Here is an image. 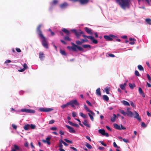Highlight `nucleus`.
Listing matches in <instances>:
<instances>
[{
	"label": "nucleus",
	"mask_w": 151,
	"mask_h": 151,
	"mask_svg": "<svg viewBox=\"0 0 151 151\" xmlns=\"http://www.w3.org/2000/svg\"><path fill=\"white\" fill-rule=\"evenodd\" d=\"M108 55L109 57H115L114 55L112 54H109Z\"/></svg>",
	"instance_id": "nucleus-62"
},
{
	"label": "nucleus",
	"mask_w": 151,
	"mask_h": 151,
	"mask_svg": "<svg viewBox=\"0 0 151 151\" xmlns=\"http://www.w3.org/2000/svg\"><path fill=\"white\" fill-rule=\"evenodd\" d=\"M135 75L137 76H139V74L137 70H135Z\"/></svg>",
	"instance_id": "nucleus-43"
},
{
	"label": "nucleus",
	"mask_w": 151,
	"mask_h": 151,
	"mask_svg": "<svg viewBox=\"0 0 151 151\" xmlns=\"http://www.w3.org/2000/svg\"><path fill=\"white\" fill-rule=\"evenodd\" d=\"M80 115L84 118H86L87 117L86 115L81 112L80 113Z\"/></svg>",
	"instance_id": "nucleus-33"
},
{
	"label": "nucleus",
	"mask_w": 151,
	"mask_h": 151,
	"mask_svg": "<svg viewBox=\"0 0 151 151\" xmlns=\"http://www.w3.org/2000/svg\"><path fill=\"white\" fill-rule=\"evenodd\" d=\"M89 0H80L79 3L81 4H87Z\"/></svg>",
	"instance_id": "nucleus-15"
},
{
	"label": "nucleus",
	"mask_w": 151,
	"mask_h": 151,
	"mask_svg": "<svg viewBox=\"0 0 151 151\" xmlns=\"http://www.w3.org/2000/svg\"><path fill=\"white\" fill-rule=\"evenodd\" d=\"M86 146L88 147V149H92V146L89 143H86Z\"/></svg>",
	"instance_id": "nucleus-36"
},
{
	"label": "nucleus",
	"mask_w": 151,
	"mask_h": 151,
	"mask_svg": "<svg viewBox=\"0 0 151 151\" xmlns=\"http://www.w3.org/2000/svg\"><path fill=\"white\" fill-rule=\"evenodd\" d=\"M68 103L69 105L71 106V107L74 108H75V105L79 106V103L77 102L76 100L71 101Z\"/></svg>",
	"instance_id": "nucleus-3"
},
{
	"label": "nucleus",
	"mask_w": 151,
	"mask_h": 151,
	"mask_svg": "<svg viewBox=\"0 0 151 151\" xmlns=\"http://www.w3.org/2000/svg\"><path fill=\"white\" fill-rule=\"evenodd\" d=\"M105 90L107 94H108L109 93V88L107 87L105 88Z\"/></svg>",
	"instance_id": "nucleus-42"
},
{
	"label": "nucleus",
	"mask_w": 151,
	"mask_h": 151,
	"mask_svg": "<svg viewBox=\"0 0 151 151\" xmlns=\"http://www.w3.org/2000/svg\"><path fill=\"white\" fill-rule=\"evenodd\" d=\"M60 53L63 55L65 56L66 55V54L64 50H62L61 49L60 50Z\"/></svg>",
	"instance_id": "nucleus-34"
},
{
	"label": "nucleus",
	"mask_w": 151,
	"mask_h": 151,
	"mask_svg": "<svg viewBox=\"0 0 151 151\" xmlns=\"http://www.w3.org/2000/svg\"><path fill=\"white\" fill-rule=\"evenodd\" d=\"M62 142L61 140L60 141V143L59 145L60 148H62L63 147V145H62Z\"/></svg>",
	"instance_id": "nucleus-45"
},
{
	"label": "nucleus",
	"mask_w": 151,
	"mask_h": 151,
	"mask_svg": "<svg viewBox=\"0 0 151 151\" xmlns=\"http://www.w3.org/2000/svg\"><path fill=\"white\" fill-rule=\"evenodd\" d=\"M62 31L65 33L68 36H69L70 34V32L67 29L65 28H63Z\"/></svg>",
	"instance_id": "nucleus-16"
},
{
	"label": "nucleus",
	"mask_w": 151,
	"mask_h": 151,
	"mask_svg": "<svg viewBox=\"0 0 151 151\" xmlns=\"http://www.w3.org/2000/svg\"><path fill=\"white\" fill-rule=\"evenodd\" d=\"M138 68L139 70L141 71H144V69L142 66L141 65H139L138 66Z\"/></svg>",
	"instance_id": "nucleus-31"
},
{
	"label": "nucleus",
	"mask_w": 151,
	"mask_h": 151,
	"mask_svg": "<svg viewBox=\"0 0 151 151\" xmlns=\"http://www.w3.org/2000/svg\"><path fill=\"white\" fill-rule=\"evenodd\" d=\"M82 36L84 38H87L90 39L95 44H96L98 42V41L96 40L95 39L94 37L92 36H86L84 35H83Z\"/></svg>",
	"instance_id": "nucleus-4"
},
{
	"label": "nucleus",
	"mask_w": 151,
	"mask_h": 151,
	"mask_svg": "<svg viewBox=\"0 0 151 151\" xmlns=\"http://www.w3.org/2000/svg\"><path fill=\"white\" fill-rule=\"evenodd\" d=\"M64 39L65 40L69 41H70L71 40V39L70 38H69V37L68 36H66L64 37Z\"/></svg>",
	"instance_id": "nucleus-39"
},
{
	"label": "nucleus",
	"mask_w": 151,
	"mask_h": 151,
	"mask_svg": "<svg viewBox=\"0 0 151 151\" xmlns=\"http://www.w3.org/2000/svg\"><path fill=\"white\" fill-rule=\"evenodd\" d=\"M68 123H69V124L70 125H72V126H74V123L72 122H70V121H68Z\"/></svg>",
	"instance_id": "nucleus-56"
},
{
	"label": "nucleus",
	"mask_w": 151,
	"mask_h": 151,
	"mask_svg": "<svg viewBox=\"0 0 151 151\" xmlns=\"http://www.w3.org/2000/svg\"><path fill=\"white\" fill-rule=\"evenodd\" d=\"M64 140L67 142L70 143V144H72L73 142L72 141L70 140H69L67 139H65Z\"/></svg>",
	"instance_id": "nucleus-40"
},
{
	"label": "nucleus",
	"mask_w": 151,
	"mask_h": 151,
	"mask_svg": "<svg viewBox=\"0 0 151 151\" xmlns=\"http://www.w3.org/2000/svg\"><path fill=\"white\" fill-rule=\"evenodd\" d=\"M12 127L15 129H16L17 128V126L14 124H12Z\"/></svg>",
	"instance_id": "nucleus-58"
},
{
	"label": "nucleus",
	"mask_w": 151,
	"mask_h": 151,
	"mask_svg": "<svg viewBox=\"0 0 151 151\" xmlns=\"http://www.w3.org/2000/svg\"><path fill=\"white\" fill-rule=\"evenodd\" d=\"M55 122V121L54 120H52L49 122V124H52Z\"/></svg>",
	"instance_id": "nucleus-60"
},
{
	"label": "nucleus",
	"mask_w": 151,
	"mask_h": 151,
	"mask_svg": "<svg viewBox=\"0 0 151 151\" xmlns=\"http://www.w3.org/2000/svg\"><path fill=\"white\" fill-rule=\"evenodd\" d=\"M129 87L131 89H133L134 88L133 86L132 85L131 83H129Z\"/></svg>",
	"instance_id": "nucleus-63"
},
{
	"label": "nucleus",
	"mask_w": 151,
	"mask_h": 151,
	"mask_svg": "<svg viewBox=\"0 0 151 151\" xmlns=\"http://www.w3.org/2000/svg\"><path fill=\"white\" fill-rule=\"evenodd\" d=\"M45 110L46 111L45 112H49L53 110V109L50 108H45Z\"/></svg>",
	"instance_id": "nucleus-35"
},
{
	"label": "nucleus",
	"mask_w": 151,
	"mask_h": 151,
	"mask_svg": "<svg viewBox=\"0 0 151 151\" xmlns=\"http://www.w3.org/2000/svg\"><path fill=\"white\" fill-rule=\"evenodd\" d=\"M58 2V1L57 0H54L53 1L52 4L53 5L56 4Z\"/></svg>",
	"instance_id": "nucleus-48"
},
{
	"label": "nucleus",
	"mask_w": 151,
	"mask_h": 151,
	"mask_svg": "<svg viewBox=\"0 0 151 151\" xmlns=\"http://www.w3.org/2000/svg\"><path fill=\"white\" fill-rule=\"evenodd\" d=\"M83 123L84 125L87 127L88 128H90V125L87 124V120H84L83 122Z\"/></svg>",
	"instance_id": "nucleus-22"
},
{
	"label": "nucleus",
	"mask_w": 151,
	"mask_h": 151,
	"mask_svg": "<svg viewBox=\"0 0 151 151\" xmlns=\"http://www.w3.org/2000/svg\"><path fill=\"white\" fill-rule=\"evenodd\" d=\"M114 117L111 118V121L112 122H114L115 121L116 118L117 116L116 114H113Z\"/></svg>",
	"instance_id": "nucleus-26"
},
{
	"label": "nucleus",
	"mask_w": 151,
	"mask_h": 151,
	"mask_svg": "<svg viewBox=\"0 0 151 151\" xmlns=\"http://www.w3.org/2000/svg\"><path fill=\"white\" fill-rule=\"evenodd\" d=\"M113 146L115 147H116L118 149L119 148V147L117 145L115 142H114L113 143Z\"/></svg>",
	"instance_id": "nucleus-47"
},
{
	"label": "nucleus",
	"mask_w": 151,
	"mask_h": 151,
	"mask_svg": "<svg viewBox=\"0 0 151 151\" xmlns=\"http://www.w3.org/2000/svg\"><path fill=\"white\" fill-rule=\"evenodd\" d=\"M114 126L115 128L118 130H121L120 127L119 125L116 124H114Z\"/></svg>",
	"instance_id": "nucleus-24"
},
{
	"label": "nucleus",
	"mask_w": 151,
	"mask_h": 151,
	"mask_svg": "<svg viewBox=\"0 0 151 151\" xmlns=\"http://www.w3.org/2000/svg\"><path fill=\"white\" fill-rule=\"evenodd\" d=\"M70 148L72 149H73V150L75 151H77V150L74 147H70Z\"/></svg>",
	"instance_id": "nucleus-64"
},
{
	"label": "nucleus",
	"mask_w": 151,
	"mask_h": 151,
	"mask_svg": "<svg viewBox=\"0 0 151 151\" xmlns=\"http://www.w3.org/2000/svg\"><path fill=\"white\" fill-rule=\"evenodd\" d=\"M126 114L129 117H132L133 116V113L129 111H127V113H126Z\"/></svg>",
	"instance_id": "nucleus-20"
},
{
	"label": "nucleus",
	"mask_w": 151,
	"mask_h": 151,
	"mask_svg": "<svg viewBox=\"0 0 151 151\" xmlns=\"http://www.w3.org/2000/svg\"><path fill=\"white\" fill-rule=\"evenodd\" d=\"M83 33H84L82 31L80 30L79 32H76L75 35L78 38H79L81 34H83Z\"/></svg>",
	"instance_id": "nucleus-12"
},
{
	"label": "nucleus",
	"mask_w": 151,
	"mask_h": 151,
	"mask_svg": "<svg viewBox=\"0 0 151 151\" xmlns=\"http://www.w3.org/2000/svg\"><path fill=\"white\" fill-rule=\"evenodd\" d=\"M50 129L54 131L57 130V128L55 127H53L50 128Z\"/></svg>",
	"instance_id": "nucleus-55"
},
{
	"label": "nucleus",
	"mask_w": 151,
	"mask_h": 151,
	"mask_svg": "<svg viewBox=\"0 0 151 151\" xmlns=\"http://www.w3.org/2000/svg\"><path fill=\"white\" fill-rule=\"evenodd\" d=\"M35 126L32 124H31L30 125V127L32 129H34L35 128Z\"/></svg>",
	"instance_id": "nucleus-49"
},
{
	"label": "nucleus",
	"mask_w": 151,
	"mask_h": 151,
	"mask_svg": "<svg viewBox=\"0 0 151 151\" xmlns=\"http://www.w3.org/2000/svg\"><path fill=\"white\" fill-rule=\"evenodd\" d=\"M21 111L23 112L30 113H34L35 112V111L34 110L27 109H22L21 110Z\"/></svg>",
	"instance_id": "nucleus-6"
},
{
	"label": "nucleus",
	"mask_w": 151,
	"mask_h": 151,
	"mask_svg": "<svg viewBox=\"0 0 151 151\" xmlns=\"http://www.w3.org/2000/svg\"><path fill=\"white\" fill-rule=\"evenodd\" d=\"M72 45V46H71V47L69 46H68L67 47V48L70 50H72L73 51H77V49H76V48H75V46L73 45Z\"/></svg>",
	"instance_id": "nucleus-17"
},
{
	"label": "nucleus",
	"mask_w": 151,
	"mask_h": 151,
	"mask_svg": "<svg viewBox=\"0 0 151 151\" xmlns=\"http://www.w3.org/2000/svg\"><path fill=\"white\" fill-rule=\"evenodd\" d=\"M23 68L25 70L27 69V65L26 63H24L23 65Z\"/></svg>",
	"instance_id": "nucleus-52"
},
{
	"label": "nucleus",
	"mask_w": 151,
	"mask_h": 151,
	"mask_svg": "<svg viewBox=\"0 0 151 151\" xmlns=\"http://www.w3.org/2000/svg\"><path fill=\"white\" fill-rule=\"evenodd\" d=\"M14 148L12 149L11 151H16L17 150L21 151L22 149L19 148L17 145H14Z\"/></svg>",
	"instance_id": "nucleus-8"
},
{
	"label": "nucleus",
	"mask_w": 151,
	"mask_h": 151,
	"mask_svg": "<svg viewBox=\"0 0 151 151\" xmlns=\"http://www.w3.org/2000/svg\"><path fill=\"white\" fill-rule=\"evenodd\" d=\"M30 127V125L27 124L25 125L24 127V129L26 130H29V128Z\"/></svg>",
	"instance_id": "nucleus-27"
},
{
	"label": "nucleus",
	"mask_w": 151,
	"mask_h": 151,
	"mask_svg": "<svg viewBox=\"0 0 151 151\" xmlns=\"http://www.w3.org/2000/svg\"><path fill=\"white\" fill-rule=\"evenodd\" d=\"M86 32L88 34L92 35L93 34L92 32V30L87 27H85L84 28Z\"/></svg>",
	"instance_id": "nucleus-13"
},
{
	"label": "nucleus",
	"mask_w": 151,
	"mask_h": 151,
	"mask_svg": "<svg viewBox=\"0 0 151 151\" xmlns=\"http://www.w3.org/2000/svg\"><path fill=\"white\" fill-rule=\"evenodd\" d=\"M39 110L41 111L45 112L46 111L45 110V108H41L39 109Z\"/></svg>",
	"instance_id": "nucleus-57"
},
{
	"label": "nucleus",
	"mask_w": 151,
	"mask_h": 151,
	"mask_svg": "<svg viewBox=\"0 0 151 151\" xmlns=\"http://www.w3.org/2000/svg\"><path fill=\"white\" fill-rule=\"evenodd\" d=\"M120 112L124 115H125L126 114V113L123 110H121Z\"/></svg>",
	"instance_id": "nucleus-44"
},
{
	"label": "nucleus",
	"mask_w": 151,
	"mask_h": 151,
	"mask_svg": "<svg viewBox=\"0 0 151 151\" xmlns=\"http://www.w3.org/2000/svg\"><path fill=\"white\" fill-rule=\"evenodd\" d=\"M76 113L75 112V111H73L72 112V116L73 117H75L76 116Z\"/></svg>",
	"instance_id": "nucleus-51"
},
{
	"label": "nucleus",
	"mask_w": 151,
	"mask_h": 151,
	"mask_svg": "<svg viewBox=\"0 0 151 151\" xmlns=\"http://www.w3.org/2000/svg\"><path fill=\"white\" fill-rule=\"evenodd\" d=\"M69 106V104L68 102L65 104L63 105H62L61 106V107L62 109H63Z\"/></svg>",
	"instance_id": "nucleus-29"
},
{
	"label": "nucleus",
	"mask_w": 151,
	"mask_h": 151,
	"mask_svg": "<svg viewBox=\"0 0 151 151\" xmlns=\"http://www.w3.org/2000/svg\"><path fill=\"white\" fill-rule=\"evenodd\" d=\"M116 1L123 9H125L126 8H129V0H116Z\"/></svg>",
	"instance_id": "nucleus-2"
},
{
	"label": "nucleus",
	"mask_w": 151,
	"mask_h": 151,
	"mask_svg": "<svg viewBox=\"0 0 151 151\" xmlns=\"http://www.w3.org/2000/svg\"><path fill=\"white\" fill-rule=\"evenodd\" d=\"M71 44L72 45H73L75 46V48L76 49V48H77L80 51H83V48L81 47L77 46L76 45H75L73 42H71Z\"/></svg>",
	"instance_id": "nucleus-10"
},
{
	"label": "nucleus",
	"mask_w": 151,
	"mask_h": 151,
	"mask_svg": "<svg viewBox=\"0 0 151 151\" xmlns=\"http://www.w3.org/2000/svg\"><path fill=\"white\" fill-rule=\"evenodd\" d=\"M145 21L149 24L151 25V19H145Z\"/></svg>",
	"instance_id": "nucleus-32"
},
{
	"label": "nucleus",
	"mask_w": 151,
	"mask_h": 151,
	"mask_svg": "<svg viewBox=\"0 0 151 151\" xmlns=\"http://www.w3.org/2000/svg\"><path fill=\"white\" fill-rule=\"evenodd\" d=\"M104 37L106 40L111 41L113 40V38H116L117 37L113 35H110L109 36L104 35Z\"/></svg>",
	"instance_id": "nucleus-5"
},
{
	"label": "nucleus",
	"mask_w": 151,
	"mask_h": 151,
	"mask_svg": "<svg viewBox=\"0 0 151 151\" xmlns=\"http://www.w3.org/2000/svg\"><path fill=\"white\" fill-rule=\"evenodd\" d=\"M141 125L143 128H145L147 127V125L143 122L141 123Z\"/></svg>",
	"instance_id": "nucleus-38"
},
{
	"label": "nucleus",
	"mask_w": 151,
	"mask_h": 151,
	"mask_svg": "<svg viewBox=\"0 0 151 151\" xmlns=\"http://www.w3.org/2000/svg\"><path fill=\"white\" fill-rule=\"evenodd\" d=\"M82 47L85 48H91V45H82Z\"/></svg>",
	"instance_id": "nucleus-30"
},
{
	"label": "nucleus",
	"mask_w": 151,
	"mask_h": 151,
	"mask_svg": "<svg viewBox=\"0 0 151 151\" xmlns=\"http://www.w3.org/2000/svg\"><path fill=\"white\" fill-rule=\"evenodd\" d=\"M76 43L78 45H81L82 44L81 43V42L79 40L76 41Z\"/></svg>",
	"instance_id": "nucleus-53"
},
{
	"label": "nucleus",
	"mask_w": 151,
	"mask_h": 151,
	"mask_svg": "<svg viewBox=\"0 0 151 151\" xmlns=\"http://www.w3.org/2000/svg\"><path fill=\"white\" fill-rule=\"evenodd\" d=\"M16 51L18 52H21V50L19 48H16Z\"/></svg>",
	"instance_id": "nucleus-61"
},
{
	"label": "nucleus",
	"mask_w": 151,
	"mask_h": 151,
	"mask_svg": "<svg viewBox=\"0 0 151 151\" xmlns=\"http://www.w3.org/2000/svg\"><path fill=\"white\" fill-rule=\"evenodd\" d=\"M103 99L104 100H105L106 101H108L109 100V98L106 95H104L103 96Z\"/></svg>",
	"instance_id": "nucleus-28"
},
{
	"label": "nucleus",
	"mask_w": 151,
	"mask_h": 151,
	"mask_svg": "<svg viewBox=\"0 0 151 151\" xmlns=\"http://www.w3.org/2000/svg\"><path fill=\"white\" fill-rule=\"evenodd\" d=\"M99 132L104 136L105 133V131L103 129H100L99 130Z\"/></svg>",
	"instance_id": "nucleus-25"
},
{
	"label": "nucleus",
	"mask_w": 151,
	"mask_h": 151,
	"mask_svg": "<svg viewBox=\"0 0 151 151\" xmlns=\"http://www.w3.org/2000/svg\"><path fill=\"white\" fill-rule=\"evenodd\" d=\"M39 58L41 60H43L45 58V55L43 52H40L39 53Z\"/></svg>",
	"instance_id": "nucleus-9"
},
{
	"label": "nucleus",
	"mask_w": 151,
	"mask_h": 151,
	"mask_svg": "<svg viewBox=\"0 0 151 151\" xmlns=\"http://www.w3.org/2000/svg\"><path fill=\"white\" fill-rule=\"evenodd\" d=\"M135 116H134V117L137 119L138 120L140 121L141 118L139 117V115L138 113L136 111H135Z\"/></svg>",
	"instance_id": "nucleus-19"
},
{
	"label": "nucleus",
	"mask_w": 151,
	"mask_h": 151,
	"mask_svg": "<svg viewBox=\"0 0 151 151\" xmlns=\"http://www.w3.org/2000/svg\"><path fill=\"white\" fill-rule=\"evenodd\" d=\"M61 141L62 142V143H63L65 146H68V145L65 142L63 141V140H61Z\"/></svg>",
	"instance_id": "nucleus-50"
},
{
	"label": "nucleus",
	"mask_w": 151,
	"mask_h": 151,
	"mask_svg": "<svg viewBox=\"0 0 151 151\" xmlns=\"http://www.w3.org/2000/svg\"><path fill=\"white\" fill-rule=\"evenodd\" d=\"M139 94L142 95V96L143 97H145V95L143 92L142 91V88L140 87L139 88Z\"/></svg>",
	"instance_id": "nucleus-18"
},
{
	"label": "nucleus",
	"mask_w": 151,
	"mask_h": 151,
	"mask_svg": "<svg viewBox=\"0 0 151 151\" xmlns=\"http://www.w3.org/2000/svg\"><path fill=\"white\" fill-rule=\"evenodd\" d=\"M68 6V4L66 2H64L60 4L59 6L61 9H64L66 8Z\"/></svg>",
	"instance_id": "nucleus-11"
},
{
	"label": "nucleus",
	"mask_w": 151,
	"mask_h": 151,
	"mask_svg": "<svg viewBox=\"0 0 151 151\" xmlns=\"http://www.w3.org/2000/svg\"><path fill=\"white\" fill-rule=\"evenodd\" d=\"M51 139V137H47L46 138V140H43L42 141L44 143H47L48 145H50V141Z\"/></svg>",
	"instance_id": "nucleus-14"
},
{
	"label": "nucleus",
	"mask_w": 151,
	"mask_h": 151,
	"mask_svg": "<svg viewBox=\"0 0 151 151\" xmlns=\"http://www.w3.org/2000/svg\"><path fill=\"white\" fill-rule=\"evenodd\" d=\"M41 25H39L37 29L36 32L39 36L42 39V43L43 46L46 49L48 48V46L45 37L43 35L42 31L41 29Z\"/></svg>",
	"instance_id": "nucleus-1"
},
{
	"label": "nucleus",
	"mask_w": 151,
	"mask_h": 151,
	"mask_svg": "<svg viewBox=\"0 0 151 151\" xmlns=\"http://www.w3.org/2000/svg\"><path fill=\"white\" fill-rule=\"evenodd\" d=\"M65 126L68 129H69V131L70 133H76V131L73 129V128L72 127H71L67 125H65Z\"/></svg>",
	"instance_id": "nucleus-7"
},
{
	"label": "nucleus",
	"mask_w": 151,
	"mask_h": 151,
	"mask_svg": "<svg viewBox=\"0 0 151 151\" xmlns=\"http://www.w3.org/2000/svg\"><path fill=\"white\" fill-rule=\"evenodd\" d=\"M86 103L90 106H92V105L91 103L88 100L86 101Z\"/></svg>",
	"instance_id": "nucleus-54"
},
{
	"label": "nucleus",
	"mask_w": 151,
	"mask_h": 151,
	"mask_svg": "<svg viewBox=\"0 0 151 151\" xmlns=\"http://www.w3.org/2000/svg\"><path fill=\"white\" fill-rule=\"evenodd\" d=\"M88 114L91 120L92 121H93L94 120V118L93 116L89 113H88Z\"/></svg>",
	"instance_id": "nucleus-41"
},
{
	"label": "nucleus",
	"mask_w": 151,
	"mask_h": 151,
	"mask_svg": "<svg viewBox=\"0 0 151 151\" xmlns=\"http://www.w3.org/2000/svg\"><path fill=\"white\" fill-rule=\"evenodd\" d=\"M120 87L121 88V89L123 90H124L125 89V87L122 84H120Z\"/></svg>",
	"instance_id": "nucleus-46"
},
{
	"label": "nucleus",
	"mask_w": 151,
	"mask_h": 151,
	"mask_svg": "<svg viewBox=\"0 0 151 151\" xmlns=\"http://www.w3.org/2000/svg\"><path fill=\"white\" fill-rule=\"evenodd\" d=\"M122 103L124 105L127 106H129L130 104L128 102L125 100L122 101H121Z\"/></svg>",
	"instance_id": "nucleus-23"
},
{
	"label": "nucleus",
	"mask_w": 151,
	"mask_h": 151,
	"mask_svg": "<svg viewBox=\"0 0 151 151\" xmlns=\"http://www.w3.org/2000/svg\"><path fill=\"white\" fill-rule=\"evenodd\" d=\"M84 108L88 112H89L91 110L89 109L87 106L86 104L84 105Z\"/></svg>",
	"instance_id": "nucleus-37"
},
{
	"label": "nucleus",
	"mask_w": 151,
	"mask_h": 151,
	"mask_svg": "<svg viewBox=\"0 0 151 151\" xmlns=\"http://www.w3.org/2000/svg\"><path fill=\"white\" fill-rule=\"evenodd\" d=\"M96 95L99 96H101V92L100 91V88H98L96 91Z\"/></svg>",
	"instance_id": "nucleus-21"
},
{
	"label": "nucleus",
	"mask_w": 151,
	"mask_h": 151,
	"mask_svg": "<svg viewBox=\"0 0 151 151\" xmlns=\"http://www.w3.org/2000/svg\"><path fill=\"white\" fill-rule=\"evenodd\" d=\"M147 78L148 80L149 81H150L151 80V78L150 76L148 74H147Z\"/></svg>",
	"instance_id": "nucleus-59"
}]
</instances>
